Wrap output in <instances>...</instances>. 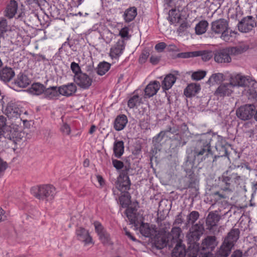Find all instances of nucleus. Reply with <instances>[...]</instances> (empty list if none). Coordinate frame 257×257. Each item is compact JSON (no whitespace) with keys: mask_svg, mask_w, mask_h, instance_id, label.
<instances>
[{"mask_svg":"<svg viewBox=\"0 0 257 257\" xmlns=\"http://www.w3.org/2000/svg\"><path fill=\"white\" fill-rule=\"evenodd\" d=\"M119 201L122 207H127L131 202V197L127 192L121 195L119 197Z\"/></svg>","mask_w":257,"mask_h":257,"instance_id":"obj_39","label":"nucleus"},{"mask_svg":"<svg viewBox=\"0 0 257 257\" xmlns=\"http://www.w3.org/2000/svg\"><path fill=\"white\" fill-rule=\"evenodd\" d=\"M199 213L197 211H192L187 217L188 223L193 224L199 218Z\"/></svg>","mask_w":257,"mask_h":257,"instance_id":"obj_44","label":"nucleus"},{"mask_svg":"<svg viewBox=\"0 0 257 257\" xmlns=\"http://www.w3.org/2000/svg\"><path fill=\"white\" fill-rule=\"evenodd\" d=\"M60 131L64 135L66 136L69 135L71 133L70 126L66 123L62 124L60 128Z\"/></svg>","mask_w":257,"mask_h":257,"instance_id":"obj_54","label":"nucleus"},{"mask_svg":"<svg viewBox=\"0 0 257 257\" xmlns=\"http://www.w3.org/2000/svg\"><path fill=\"white\" fill-rule=\"evenodd\" d=\"M112 163L113 166L116 170L121 169L123 168V167L124 166L123 163L122 161L117 160L116 159H112Z\"/></svg>","mask_w":257,"mask_h":257,"instance_id":"obj_56","label":"nucleus"},{"mask_svg":"<svg viewBox=\"0 0 257 257\" xmlns=\"http://www.w3.org/2000/svg\"><path fill=\"white\" fill-rule=\"evenodd\" d=\"M70 68L72 72L74 73L73 77L78 76L80 73H83L79 64L75 62H72L71 63Z\"/></svg>","mask_w":257,"mask_h":257,"instance_id":"obj_46","label":"nucleus"},{"mask_svg":"<svg viewBox=\"0 0 257 257\" xmlns=\"http://www.w3.org/2000/svg\"><path fill=\"white\" fill-rule=\"evenodd\" d=\"M190 27V25L187 22H183L181 24L178 29V32L179 34H183L187 32L188 29Z\"/></svg>","mask_w":257,"mask_h":257,"instance_id":"obj_51","label":"nucleus"},{"mask_svg":"<svg viewBox=\"0 0 257 257\" xmlns=\"http://www.w3.org/2000/svg\"><path fill=\"white\" fill-rule=\"evenodd\" d=\"M195 52L197 53L196 57L201 56L204 61H208L212 57L211 52L207 51H196Z\"/></svg>","mask_w":257,"mask_h":257,"instance_id":"obj_45","label":"nucleus"},{"mask_svg":"<svg viewBox=\"0 0 257 257\" xmlns=\"http://www.w3.org/2000/svg\"><path fill=\"white\" fill-rule=\"evenodd\" d=\"M110 64L106 62H100L97 67V73L99 75L105 74L110 69Z\"/></svg>","mask_w":257,"mask_h":257,"instance_id":"obj_37","label":"nucleus"},{"mask_svg":"<svg viewBox=\"0 0 257 257\" xmlns=\"http://www.w3.org/2000/svg\"><path fill=\"white\" fill-rule=\"evenodd\" d=\"M234 87L230 81L229 82L221 83L215 90L214 94L219 98L230 96L234 92Z\"/></svg>","mask_w":257,"mask_h":257,"instance_id":"obj_7","label":"nucleus"},{"mask_svg":"<svg viewBox=\"0 0 257 257\" xmlns=\"http://www.w3.org/2000/svg\"><path fill=\"white\" fill-rule=\"evenodd\" d=\"M127 118L124 114L118 115L114 122V128L117 131L122 130L127 123Z\"/></svg>","mask_w":257,"mask_h":257,"instance_id":"obj_26","label":"nucleus"},{"mask_svg":"<svg viewBox=\"0 0 257 257\" xmlns=\"http://www.w3.org/2000/svg\"><path fill=\"white\" fill-rule=\"evenodd\" d=\"M141 102V98L138 95H135L131 97L127 102L128 107L133 108L140 105Z\"/></svg>","mask_w":257,"mask_h":257,"instance_id":"obj_42","label":"nucleus"},{"mask_svg":"<svg viewBox=\"0 0 257 257\" xmlns=\"http://www.w3.org/2000/svg\"><path fill=\"white\" fill-rule=\"evenodd\" d=\"M221 189L225 191L231 192L234 184H239L240 177L237 173H229L228 171L224 172L219 178Z\"/></svg>","mask_w":257,"mask_h":257,"instance_id":"obj_4","label":"nucleus"},{"mask_svg":"<svg viewBox=\"0 0 257 257\" xmlns=\"http://www.w3.org/2000/svg\"><path fill=\"white\" fill-rule=\"evenodd\" d=\"M101 36L105 43L109 44L112 41L115 36V35L113 34L108 29L105 28L103 30Z\"/></svg>","mask_w":257,"mask_h":257,"instance_id":"obj_40","label":"nucleus"},{"mask_svg":"<svg viewBox=\"0 0 257 257\" xmlns=\"http://www.w3.org/2000/svg\"><path fill=\"white\" fill-rule=\"evenodd\" d=\"M98 236L99 239L103 244H107L109 242V234L106 231L100 234Z\"/></svg>","mask_w":257,"mask_h":257,"instance_id":"obj_50","label":"nucleus"},{"mask_svg":"<svg viewBox=\"0 0 257 257\" xmlns=\"http://www.w3.org/2000/svg\"><path fill=\"white\" fill-rule=\"evenodd\" d=\"M213 196H214L215 199H218V200L222 199V198H225L226 197V196L225 195V194L220 193L219 192H214L213 194Z\"/></svg>","mask_w":257,"mask_h":257,"instance_id":"obj_63","label":"nucleus"},{"mask_svg":"<svg viewBox=\"0 0 257 257\" xmlns=\"http://www.w3.org/2000/svg\"><path fill=\"white\" fill-rule=\"evenodd\" d=\"M181 19V15L179 11L176 10L170 11L168 20L172 24L178 23Z\"/></svg>","mask_w":257,"mask_h":257,"instance_id":"obj_38","label":"nucleus"},{"mask_svg":"<svg viewBox=\"0 0 257 257\" xmlns=\"http://www.w3.org/2000/svg\"><path fill=\"white\" fill-rule=\"evenodd\" d=\"M242 52V49L239 47L219 50L214 53V60L218 63H229L231 60L230 54L237 55Z\"/></svg>","mask_w":257,"mask_h":257,"instance_id":"obj_5","label":"nucleus"},{"mask_svg":"<svg viewBox=\"0 0 257 257\" xmlns=\"http://www.w3.org/2000/svg\"><path fill=\"white\" fill-rule=\"evenodd\" d=\"M15 75L14 71L11 67H5L0 70V79L5 82L11 81Z\"/></svg>","mask_w":257,"mask_h":257,"instance_id":"obj_22","label":"nucleus"},{"mask_svg":"<svg viewBox=\"0 0 257 257\" xmlns=\"http://www.w3.org/2000/svg\"><path fill=\"white\" fill-rule=\"evenodd\" d=\"M60 95L69 97L75 93L77 91V87L74 83H69L58 87Z\"/></svg>","mask_w":257,"mask_h":257,"instance_id":"obj_19","label":"nucleus"},{"mask_svg":"<svg viewBox=\"0 0 257 257\" xmlns=\"http://www.w3.org/2000/svg\"><path fill=\"white\" fill-rule=\"evenodd\" d=\"M94 225L95 227V231L97 232L98 235H99L101 233H102V232L105 231V230L102 226V224L100 222L98 221H95L94 223Z\"/></svg>","mask_w":257,"mask_h":257,"instance_id":"obj_53","label":"nucleus"},{"mask_svg":"<svg viewBox=\"0 0 257 257\" xmlns=\"http://www.w3.org/2000/svg\"><path fill=\"white\" fill-rule=\"evenodd\" d=\"M183 222V218L182 216V213H179L176 217L175 220L174 224H180Z\"/></svg>","mask_w":257,"mask_h":257,"instance_id":"obj_62","label":"nucleus"},{"mask_svg":"<svg viewBox=\"0 0 257 257\" xmlns=\"http://www.w3.org/2000/svg\"><path fill=\"white\" fill-rule=\"evenodd\" d=\"M233 246L223 241L216 253V257H227Z\"/></svg>","mask_w":257,"mask_h":257,"instance_id":"obj_27","label":"nucleus"},{"mask_svg":"<svg viewBox=\"0 0 257 257\" xmlns=\"http://www.w3.org/2000/svg\"><path fill=\"white\" fill-rule=\"evenodd\" d=\"M137 15V8L133 7L126 9L125 11L123 16L125 22H130L135 18Z\"/></svg>","mask_w":257,"mask_h":257,"instance_id":"obj_30","label":"nucleus"},{"mask_svg":"<svg viewBox=\"0 0 257 257\" xmlns=\"http://www.w3.org/2000/svg\"><path fill=\"white\" fill-rule=\"evenodd\" d=\"M32 91L36 95H40L42 93H44L45 90V87L44 85L39 83H36L32 85Z\"/></svg>","mask_w":257,"mask_h":257,"instance_id":"obj_43","label":"nucleus"},{"mask_svg":"<svg viewBox=\"0 0 257 257\" xmlns=\"http://www.w3.org/2000/svg\"><path fill=\"white\" fill-rule=\"evenodd\" d=\"M166 47V45L164 42H161L155 46V49L159 51H163Z\"/></svg>","mask_w":257,"mask_h":257,"instance_id":"obj_61","label":"nucleus"},{"mask_svg":"<svg viewBox=\"0 0 257 257\" xmlns=\"http://www.w3.org/2000/svg\"><path fill=\"white\" fill-rule=\"evenodd\" d=\"M236 32L232 30L229 22L225 19H219L211 23L210 34L212 37L219 36L222 40L228 42Z\"/></svg>","mask_w":257,"mask_h":257,"instance_id":"obj_2","label":"nucleus"},{"mask_svg":"<svg viewBox=\"0 0 257 257\" xmlns=\"http://www.w3.org/2000/svg\"><path fill=\"white\" fill-rule=\"evenodd\" d=\"M181 232L182 230L179 227H174L172 228L170 235L172 237V242L178 243L179 241L181 240L180 237Z\"/></svg>","mask_w":257,"mask_h":257,"instance_id":"obj_36","label":"nucleus"},{"mask_svg":"<svg viewBox=\"0 0 257 257\" xmlns=\"http://www.w3.org/2000/svg\"><path fill=\"white\" fill-rule=\"evenodd\" d=\"M160 83L159 81H151L145 89V97L150 98L156 95L160 89Z\"/></svg>","mask_w":257,"mask_h":257,"instance_id":"obj_18","label":"nucleus"},{"mask_svg":"<svg viewBox=\"0 0 257 257\" xmlns=\"http://www.w3.org/2000/svg\"><path fill=\"white\" fill-rule=\"evenodd\" d=\"M168 133H170L172 134H175L177 136L180 135V130L179 127L178 126H173V127H168L167 130L163 131H161L157 136L153 138V142L156 143H160L161 142L163 139L164 138L166 134Z\"/></svg>","mask_w":257,"mask_h":257,"instance_id":"obj_20","label":"nucleus"},{"mask_svg":"<svg viewBox=\"0 0 257 257\" xmlns=\"http://www.w3.org/2000/svg\"><path fill=\"white\" fill-rule=\"evenodd\" d=\"M187 251L185 248L177 243L173 251V255L175 257H185Z\"/></svg>","mask_w":257,"mask_h":257,"instance_id":"obj_41","label":"nucleus"},{"mask_svg":"<svg viewBox=\"0 0 257 257\" xmlns=\"http://www.w3.org/2000/svg\"><path fill=\"white\" fill-rule=\"evenodd\" d=\"M7 22L6 20L3 19L0 21V37L3 33L7 31Z\"/></svg>","mask_w":257,"mask_h":257,"instance_id":"obj_55","label":"nucleus"},{"mask_svg":"<svg viewBox=\"0 0 257 257\" xmlns=\"http://www.w3.org/2000/svg\"><path fill=\"white\" fill-rule=\"evenodd\" d=\"M230 257H242V252L239 249L234 251Z\"/></svg>","mask_w":257,"mask_h":257,"instance_id":"obj_64","label":"nucleus"},{"mask_svg":"<svg viewBox=\"0 0 257 257\" xmlns=\"http://www.w3.org/2000/svg\"><path fill=\"white\" fill-rule=\"evenodd\" d=\"M255 25L252 16H248L243 18L237 24L238 30L242 33H247L251 31Z\"/></svg>","mask_w":257,"mask_h":257,"instance_id":"obj_10","label":"nucleus"},{"mask_svg":"<svg viewBox=\"0 0 257 257\" xmlns=\"http://www.w3.org/2000/svg\"><path fill=\"white\" fill-rule=\"evenodd\" d=\"M76 235L77 239L83 242L85 245L93 244L92 238L88 231L85 228L81 227H78L76 230Z\"/></svg>","mask_w":257,"mask_h":257,"instance_id":"obj_14","label":"nucleus"},{"mask_svg":"<svg viewBox=\"0 0 257 257\" xmlns=\"http://www.w3.org/2000/svg\"><path fill=\"white\" fill-rule=\"evenodd\" d=\"M44 0H26L25 3L28 5H35L40 6Z\"/></svg>","mask_w":257,"mask_h":257,"instance_id":"obj_59","label":"nucleus"},{"mask_svg":"<svg viewBox=\"0 0 257 257\" xmlns=\"http://www.w3.org/2000/svg\"><path fill=\"white\" fill-rule=\"evenodd\" d=\"M197 53L193 52H182L180 53L177 54V57L179 58H188L191 57H195Z\"/></svg>","mask_w":257,"mask_h":257,"instance_id":"obj_49","label":"nucleus"},{"mask_svg":"<svg viewBox=\"0 0 257 257\" xmlns=\"http://www.w3.org/2000/svg\"><path fill=\"white\" fill-rule=\"evenodd\" d=\"M218 244L216 238L215 236H207L204 238L202 242L201 247L202 249L213 250Z\"/></svg>","mask_w":257,"mask_h":257,"instance_id":"obj_21","label":"nucleus"},{"mask_svg":"<svg viewBox=\"0 0 257 257\" xmlns=\"http://www.w3.org/2000/svg\"><path fill=\"white\" fill-rule=\"evenodd\" d=\"M140 231L143 236L151 238L155 237L157 232L155 226L150 225L147 223L144 222L141 224Z\"/></svg>","mask_w":257,"mask_h":257,"instance_id":"obj_17","label":"nucleus"},{"mask_svg":"<svg viewBox=\"0 0 257 257\" xmlns=\"http://www.w3.org/2000/svg\"><path fill=\"white\" fill-rule=\"evenodd\" d=\"M75 84L83 89H87L92 83V78L85 73H80L78 76L73 77Z\"/></svg>","mask_w":257,"mask_h":257,"instance_id":"obj_11","label":"nucleus"},{"mask_svg":"<svg viewBox=\"0 0 257 257\" xmlns=\"http://www.w3.org/2000/svg\"><path fill=\"white\" fill-rule=\"evenodd\" d=\"M124 49V40L119 39L110 48L109 56L112 59H117L122 54Z\"/></svg>","mask_w":257,"mask_h":257,"instance_id":"obj_13","label":"nucleus"},{"mask_svg":"<svg viewBox=\"0 0 257 257\" xmlns=\"http://www.w3.org/2000/svg\"><path fill=\"white\" fill-rule=\"evenodd\" d=\"M18 10V4L15 1H11L6 10V16L12 18L15 15Z\"/></svg>","mask_w":257,"mask_h":257,"instance_id":"obj_29","label":"nucleus"},{"mask_svg":"<svg viewBox=\"0 0 257 257\" xmlns=\"http://www.w3.org/2000/svg\"><path fill=\"white\" fill-rule=\"evenodd\" d=\"M203 227L197 224L193 226L187 235L188 240L192 242L198 241L202 234Z\"/></svg>","mask_w":257,"mask_h":257,"instance_id":"obj_15","label":"nucleus"},{"mask_svg":"<svg viewBox=\"0 0 257 257\" xmlns=\"http://www.w3.org/2000/svg\"><path fill=\"white\" fill-rule=\"evenodd\" d=\"M6 125V118L3 116H0V134L3 132V128Z\"/></svg>","mask_w":257,"mask_h":257,"instance_id":"obj_60","label":"nucleus"},{"mask_svg":"<svg viewBox=\"0 0 257 257\" xmlns=\"http://www.w3.org/2000/svg\"><path fill=\"white\" fill-rule=\"evenodd\" d=\"M136 211L137 210L133 207H128L125 210V213L130 220V224L136 225L137 221Z\"/></svg>","mask_w":257,"mask_h":257,"instance_id":"obj_35","label":"nucleus"},{"mask_svg":"<svg viewBox=\"0 0 257 257\" xmlns=\"http://www.w3.org/2000/svg\"><path fill=\"white\" fill-rule=\"evenodd\" d=\"M31 80L28 77L22 73H20L15 79L14 85L20 88H25L30 83Z\"/></svg>","mask_w":257,"mask_h":257,"instance_id":"obj_25","label":"nucleus"},{"mask_svg":"<svg viewBox=\"0 0 257 257\" xmlns=\"http://www.w3.org/2000/svg\"><path fill=\"white\" fill-rule=\"evenodd\" d=\"M21 110L14 102H9L4 111V113L11 119H15L20 117L21 114Z\"/></svg>","mask_w":257,"mask_h":257,"instance_id":"obj_12","label":"nucleus"},{"mask_svg":"<svg viewBox=\"0 0 257 257\" xmlns=\"http://www.w3.org/2000/svg\"><path fill=\"white\" fill-rule=\"evenodd\" d=\"M239 235V231L237 228L232 229L228 233L227 237L224 241L232 246H234L235 242L238 240Z\"/></svg>","mask_w":257,"mask_h":257,"instance_id":"obj_24","label":"nucleus"},{"mask_svg":"<svg viewBox=\"0 0 257 257\" xmlns=\"http://www.w3.org/2000/svg\"><path fill=\"white\" fill-rule=\"evenodd\" d=\"M169 241L165 236L161 237L160 239L157 238V240H156V244L158 248H162L167 246V242Z\"/></svg>","mask_w":257,"mask_h":257,"instance_id":"obj_47","label":"nucleus"},{"mask_svg":"<svg viewBox=\"0 0 257 257\" xmlns=\"http://www.w3.org/2000/svg\"><path fill=\"white\" fill-rule=\"evenodd\" d=\"M129 29L127 27L122 28L119 32L118 35L120 36L122 39H127L129 38Z\"/></svg>","mask_w":257,"mask_h":257,"instance_id":"obj_52","label":"nucleus"},{"mask_svg":"<svg viewBox=\"0 0 257 257\" xmlns=\"http://www.w3.org/2000/svg\"><path fill=\"white\" fill-rule=\"evenodd\" d=\"M208 27V23L206 20L200 21L195 26V33L197 35H202L205 33Z\"/></svg>","mask_w":257,"mask_h":257,"instance_id":"obj_33","label":"nucleus"},{"mask_svg":"<svg viewBox=\"0 0 257 257\" xmlns=\"http://www.w3.org/2000/svg\"><path fill=\"white\" fill-rule=\"evenodd\" d=\"M206 75V72L204 71H198L192 73L191 77L195 80H200L203 79Z\"/></svg>","mask_w":257,"mask_h":257,"instance_id":"obj_48","label":"nucleus"},{"mask_svg":"<svg viewBox=\"0 0 257 257\" xmlns=\"http://www.w3.org/2000/svg\"><path fill=\"white\" fill-rule=\"evenodd\" d=\"M116 188L122 192H126L130 188L131 181L127 170H122L117 178L115 184Z\"/></svg>","mask_w":257,"mask_h":257,"instance_id":"obj_9","label":"nucleus"},{"mask_svg":"<svg viewBox=\"0 0 257 257\" xmlns=\"http://www.w3.org/2000/svg\"><path fill=\"white\" fill-rule=\"evenodd\" d=\"M197 136L199 138L193 153L195 158H200L202 161L208 158L210 155H212L211 150V142L214 136L211 132L197 135Z\"/></svg>","mask_w":257,"mask_h":257,"instance_id":"obj_1","label":"nucleus"},{"mask_svg":"<svg viewBox=\"0 0 257 257\" xmlns=\"http://www.w3.org/2000/svg\"><path fill=\"white\" fill-rule=\"evenodd\" d=\"M149 52L147 51H144L139 58V62L141 64L144 63L149 56Z\"/></svg>","mask_w":257,"mask_h":257,"instance_id":"obj_57","label":"nucleus"},{"mask_svg":"<svg viewBox=\"0 0 257 257\" xmlns=\"http://www.w3.org/2000/svg\"><path fill=\"white\" fill-rule=\"evenodd\" d=\"M219 220V219L217 215L214 213H209L207 217L206 222L208 228L211 229L213 227L217 225Z\"/></svg>","mask_w":257,"mask_h":257,"instance_id":"obj_31","label":"nucleus"},{"mask_svg":"<svg viewBox=\"0 0 257 257\" xmlns=\"http://www.w3.org/2000/svg\"><path fill=\"white\" fill-rule=\"evenodd\" d=\"M30 191L33 195L40 200H51L55 194V188L51 185L34 186Z\"/></svg>","mask_w":257,"mask_h":257,"instance_id":"obj_3","label":"nucleus"},{"mask_svg":"<svg viewBox=\"0 0 257 257\" xmlns=\"http://www.w3.org/2000/svg\"><path fill=\"white\" fill-rule=\"evenodd\" d=\"M224 80V76L222 73H218L213 74L207 81L209 85H214L215 83H220Z\"/></svg>","mask_w":257,"mask_h":257,"instance_id":"obj_32","label":"nucleus"},{"mask_svg":"<svg viewBox=\"0 0 257 257\" xmlns=\"http://www.w3.org/2000/svg\"><path fill=\"white\" fill-rule=\"evenodd\" d=\"M229 81L233 84V87H245L250 84L255 82L249 76H245L241 73H233L229 76Z\"/></svg>","mask_w":257,"mask_h":257,"instance_id":"obj_6","label":"nucleus"},{"mask_svg":"<svg viewBox=\"0 0 257 257\" xmlns=\"http://www.w3.org/2000/svg\"><path fill=\"white\" fill-rule=\"evenodd\" d=\"M44 97L49 99H57L60 96L58 87L51 86L45 89L44 93Z\"/></svg>","mask_w":257,"mask_h":257,"instance_id":"obj_23","label":"nucleus"},{"mask_svg":"<svg viewBox=\"0 0 257 257\" xmlns=\"http://www.w3.org/2000/svg\"><path fill=\"white\" fill-rule=\"evenodd\" d=\"M124 143L122 141L115 140L113 146V154L115 157L120 158L124 153Z\"/></svg>","mask_w":257,"mask_h":257,"instance_id":"obj_28","label":"nucleus"},{"mask_svg":"<svg viewBox=\"0 0 257 257\" xmlns=\"http://www.w3.org/2000/svg\"><path fill=\"white\" fill-rule=\"evenodd\" d=\"M7 168V164L0 158V177Z\"/></svg>","mask_w":257,"mask_h":257,"instance_id":"obj_58","label":"nucleus"},{"mask_svg":"<svg viewBox=\"0 0 257 257\" xmlns=\"http://www.w3.org/2000/svg\"><path fill=\"white\" fill-rule=\"evenodd\" d=\"M200 89L199 84H190L184 90V94L187 97H190L192 95L197 93Z\"/></svg>","mask_w":257,"mask_h":257,"instance_id":"obj_34","label":"nucleus"},{"mask_svg":"<svg viewBox=\"0 0 257 257\" xmlns=\"http://www.w3.org/2000/svg\"><path fill=\"white\" fill-rule=\"evenodd\" d=\"M255 109L254 105L246 104L237 108L236 111V114L241 120H248L253 115Z\"/></svg>","mask_w":257,"mask_h":257,"instance_id":"obj_8","label":"nucleus"},{"mask_svg":"<svg viewBox=\"0 0 257 257\" xmlns=\"http://www.w3.org/2000/svg\"><path fill=\"white\" fill-rule=\"evenodd\" d=\"M179 72L174 71L166 76L162 83V89L165 91L170 89L176 81L177 76L179 75Z\"/></svg>","mask_w":257,"mask_h":257,"instance_id":"obj_16","label":"nucleus"}]
</instances>
